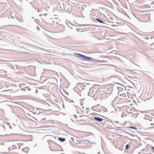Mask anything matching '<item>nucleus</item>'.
<instances>
[{"mask_svg":"<svg viewBox=\"0 0 154 154\" xmlns=\"http://www.w3.org/2000/svg\"><path fill=\"white\" fill-rule=\"evenodd\" d=\"M73 121H81L83 120L82 118V116H77L76 115H74L72 117Z\"/></svg>","mask_w":154,"mask_h":154,"instance_id":"2","label":"nucleus"},{"mask_svg":"<svg viewBox=\"0 0 154 154\" xmlns=\"http://www.w3.org/2000/svg\"><path fill=\"white\" fill-rule=\"evenodd\" d=\"M129 148V145H128L127 144V145L126 146H125V149H128Z\"/></svg>","mask_w":154,"mask_h":154,"instance_id":"10","label":"nucleus"},{"mask_svg":"<svg viewBox=\"0 0 154 154\" xmlns=\"http://www.w3.org/2000/svg\"><path fill=\"white\" fill-rule=\"evenodd\" d=\"M59 140L62 142H64L65 140V138H63L62 137L59 138Z\"/></svg>","mask_w":154,"mask_h":154,"instance_id":"7","label":"nucleus"},{"mask_svg":"<svg viewBox=\"0 0 154 154\" xmlns=\"http://www.w3.org/2000/svg\"><path fill=\"white\" fill-rule=\"evenodd\" d=\"M129 128H131V129H134V130H137V128H136V127H133V126H130L129 127Z\"/></svg>","mask_w":154,"mask_h":154,"instance_id":"9","label":"nucleus"},{"mask_svg":"<svg viewBox=\"0 0 154 154\" xmlns=\"http://www.w3.org/2000/svg\"><path fill=\"white\" fill-rule=\"evenodd\" d=\"M25 141V140H21L20 141H19L17 144L18 146V148L20 149V147L24 144V142Z\"/></svg>","mask_w":154,"mask_h":154,"instance_id":"4","label":"nucleus"},{"mask_svg":"<svg viewBox=\"0 0 154 154\" xmlns=\"http://www.w3.org/2000/svg\"><path fill=\"white\" fill-rule=\"evenodd\" d=\"M75 56L78 57H81L83 59L86 61H90L92 59V58L91 57H86L84 55L78 53H75Z\"/></svg>","mask_w":154,"mask_h":154,"instance_id":"1","label":"nucleus"},{"mask_svg":"<svg viewBox=\"0 0 154 154\" xmlns=\"http://www.w3.org/2000/svg\"><path fill=\"white\" fill-rule=\"evenodd\" d=\"M94 119L99 121H102L103 120V119L101 118L96 117H94Z\"/></svg>","mask_w":154,"mask_h":154,"instance_id":"6","label":"nucleus"},{"mask_svg":"<svg viewBox=\"0 0 154 154\" xmlns=\"http://www.w3.org/2000/svg\"><path fill=\"white\" fill-rule=\"evenodd\" d=\"M96 20H97V21L99 22H100V23H103V22L102 21L100 20L99 19L96 18Z\"/></svg>","mask_w":154,"mask_h":154,"instance_id":"8","label":"nucleus"},{"mask_svg":"<svg viewBox=\"0 0 154 154\" xmlns=\"http://www.w3.org/2000/svg\"><path fill=\"white\" fill-rule=\"evenodd\" d=\"M22 150L25 152L27 153L29 150V148L28 147H26L23 148Z\"/></svg>","mask_w":154,"mask_h":154,"instance_id":"5","label":"nucleus"},{"mask_svg":"<svg viewBox=\"0 0 154 154\" xmlns=\"http://www.w3.org/2000/svg\"><path fill=\"white\" fill-rule=\"evenodd\" d=\"M151 125H152V124H151ZM152 125H154V124H152Z\"/></svg>","mask_w":154,"mask_h":154,"instance_id":"12","label":"nucleus"},{"mask_svg":"<svg viewBox=\"0 0 154 154\" xmlns=\"http://www.w3.org/2000/svg\"><path fill=\"white\" fill-rule=\"evenodd\" d=\"M57 144L54 142L52 143L50 146V148L53 151H56L57 148Z\"/></svg>","mask_w":154,"mask_h":154,"instance_id":"3","label":"nucleus"},{"mask_svg":"<svg viewBox=\"0 0 154 154\" xmlns=\"http://www.w3.org/2000/svg\"><path fill=\"white\" fill-rule=\"evenodd\" d=\"M89 116V114H88V113H87V114H86V115H85V116Z\"/></svg>","mask_w":154,"mask_h":154,"instance_id":"11","label":"nucleus"}]
</instances>
